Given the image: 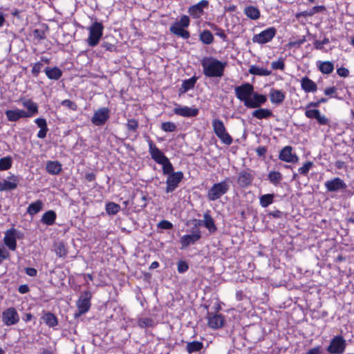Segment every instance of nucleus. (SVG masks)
I'll return each mask as SVG.
<instances>
[{
  "mask_svg": "<svg viewBox=\"0 0 354 354\" xmlns=\"http://www.w3.org/2000/svg\"><path fill=\"white\" fill-rule=\"evenodd\" d=\"M19 178L15 175L8 177V180H3V185L5 187L4 191L15 189L17 187Z\"/></svg>",
  "mask_w": 354,
  "mask_h": 354,
  "instance_id": "393cba45",
  "label": "nucleus"
},
{
  "mask_svg": "<svg viewBox=\"0 0 354 354\" xmlns=\"http://www.w3.org/2000/svg\"><path fill=\"white\" fill-rule=\"evenodd\" d=\"M252 115L259 120H262L270 118L273 115V113L270 109L259 108L252 113Z\"/></svg>",
  "mask_w": 354,
  "mask_h": 354,
  "instance_id": "bb28decb",
  "label": "nucleus"
},
{
  "mask_svg": "<svg viewBox=\"0 0 354 354\" xmlns=\"http://www.w3.org/2000/svg\"><path fill=\"white\" fill-rule=\"evenodd\" d=\"M212 127L215 134L218 136L219 134L226 132V129L224 126L223 122L219 119H214L212 121Z\"/></svg>",
  "mask_w": 354,
  "mask_h": 354,
  "instance_id": "c9c22d12",
  "label": "nucleus"
},
{
  "mask_svg": "<svg viewBox=\"0 0 354 354\" xmlns=\"http://www.w3.org/2000/svg\"><path fill=\"white\" fill-rule=\"evenodd\" d=\"M276 35V29L273 27L268 28L252 37V41L258 44H266L272 39Z\"/></svg>",
  "mask_w": 354,
  "mask_h": 354,
  "instance_id": "6e6552de",
  "label": "nucleus"
},
{
  "mask_svg": "<svg viewBox=\"0 0 354 354\" xmlns=\"http://www.w3.org/2000/svg\"><path fill=\"white\" fill-rule=\"evenodd\" d=\"M157 226L158 228L163 230H171L173 227L172 223L167 220L161 221L158 223Z\"/></svg>",
  "mask_w": 354,
  "mask_h": 354,
  "instance_id": "4d7b16f0",
  "label": "nucleus"
},
{
  "mask_svg": "<svg viewBox=\"0 0 354 354\" xmlns=\"http://www.w3.org/2000/svg\"><path fill=\"white\" fill-rule=\"evenodd\" d=\"M274 194H267L262 195L259 198L260 205L263 207H267L268 205L273 203Z\"/></svg>",
  "mask_w": 354,
  "mask_h": 354,
  "instance_id": "79ce46f5",
  "label": "nucleus"
},
{
  "mask_svg": "<svg viewBox=\"0 0 354 354\" xmlns=\"http://www.w3.org/2000/svg\"><path fill=\"white\" fill-rule=\"evenodd\" d=\"M203 73L207 77H221L224 75V71L227 62H221L213 57H204L201 60Z\"/></svg>",
  "mask_w": 354,
  "mask_h": 354,
  "instance_id": "f257e3e1",
  "label": "nucleus"
},
{
  "mask_svg": "<svg viewBox=\"0 0 354 354\" xmlns=\"http://www.w3.org/2000/svg\"><path fill=\"white\" fill-rule=\"evenodd\" d=\"M201 238V233L199 230H196L192 234L184 235L180 238V243L182 248H185L191 244H194Z\"/></svg>",
  "mask_w": 354,
  "mask_h": 354,
  "instance_id": "6ab92c4d",
  "label": "nucleus"
},
{
  "mask_svg": "<svg viewBox=\"0 0 354 354\" xmlns=\"http://www.w3.org/2000/svg\"><path fill=\"white\" fill-rule=\"evenodd\" d=\"M126 127L128 131L136 132L138 128V122L135 119H130L128 120Z\"/></svg>",
  "mask_w": 354,
  "mask_h": 354,
  "instance_id": "3c124183",
  "label": "nucleus"
},
{
  "mask_svg": "<svg viewBox=\"0 0 354 354\" xmlns=\"http://www.w3.org/2000/svg\"><path fill=\"white\" fill-rule=\"evenodd\" d=\"M337 73L340 77H347L348 75L349 71H348V70L347 68H344V67H341V68H337Z\"/></svg>",
  "mask_w": 354,
  "mask_h": 354,
  "instance_id": "338daca9",
  "label": "nucleus"
},
{
  "mask_svg": "<svg viewBox=\"0 0 354 354\" xmlns=\"http://www.w3.org/2000/svg\"><path fill=\"white\" fill-rule=\"evenodd\" d=\"M252 175L245 171L240 172L238 178V183L241 187H245L252 183Z\"/></svg>",
  "mask_w": 354,
  "mask_h": 354,
  "instance_id": "7c9ffc66",
  "label": "nucleus"
},
{
  "mask_svg": "<svg viewBox=\"0 0 354 354\" xmlns=\"http://www.w3.org/2000/svg\"><path fill=\"white\" fill-rule=\"evenodd\" d=\"M44 72L50 80H58L62 75V71L57 67H46Z\"/></svg>",
  "mask_w": 354,
  "mask_h": 354,
  "instance_id": "a878e982",
  "label": "nucleus"
},
{
  "mask_svg": "<svg viewBox=\"0 0 354 354\" xmlns=\"http://www.w3.org/2000/svg\"><path fill=\"white\" fill-rule=\"evenodd\" d=\"M161 129L165 132H173L176 129V125L171 122H165L162 123Z\"/></svg>",
  "mask_w": 354,
  "mask_h": 354,
  "instance_id": "09e8293b",
  "label": "nucleus"
},
{
  "mask_svg": "<svg viewBox=\"0 0 354 354\" xmlns=\"http://www.w3.org/2000/svg\"><path fill=\"white\" fill-rule=\"evenodd\" d=\"M183 173L182 171H176L175 173L170 174L167 178V187L165 192L167 193L174 192L178 187V184L183 180Z\"/></svg>",
  "mask_w": 354,
  "mask_h": 354,
  "instance_id": "0eeeda50",
  "label": "nucleus"
},
{
  "mask_svg": "<svg viewBox=\"0 0 354 354\" xmlns=\"http://www.w3.org/2000/svg\"><path fill=\"white\" fill-rule=\"evenodd\" d=\"M153 320L150 318H143L138 321V325L141 328H148L153 326Z\"/></svg>",
  "mask_w": 354,
  "mask_h": 354,
  "instance_id": "864d4df0",
  "label": "nucleus"
},
{
  "mask_svg": "<svg viewBox=\"0 0 354 354\" xmlns=\"http://www.w3.org/2000/svg\"><path fill=\"white\" fill-rule=\"evenodd\" d=\"M301 86L306 93H314L317 90L316 83L306 76L301 78Z\"/></svg>",
  "mask_w": 354,
  "mask_h": 354,
  "instance_id": "5701e85b",
  "label": "nucleus"
},
{
  "mask_svg": "<svg viewBox=\"0 0 354 354\" xmlns=\"http://www.w3.org/2000/svg\"><path fill=\"white\" fill-rule=\"evenodd\" d=\"M104 26L101 23L95 21L89 28V35L86 42L90 47H94L99 44L102 37Z\"/></svg>",
  "mask_w": 354,
  "mask_h": 354,
  "instance_id": "7ed1b4c3",
  "label": "nucleus"
},
{
  "mask_svg": "<svg viewBox=\"0 0 354 354\" xmlns=\"http://www.w3.org/2000/svg\"><path fill=\"white\" fill-rule=\"evenodd\" d=\"M12 160L10 156L0 158V171L9 169L12 167Z\"/></svg>",
  "mask_w": 354,
  "mask_h": 354,
  "instance_id": "a18cd8bd",
  "label": "nucleus"
},
{
  "mask_svg": "<svg viewBox=\"0 0 354 354\" xmlns=\"http://www.w3.org/2000/svg\"><path fill=\"white\" fill-rule=\"evenodd\" d=\"M164 163H162V173L165 175H170V174L175 173L174 171V167L172 164L170 162L169 158H167L166 160L163 162Z\"/></svg>",
  "mask_w": 354,
  "mask_h": 354,
  "instance_id": "49530a36",
  "label": "nucleus"
},
{
  "mask_svg": "<svg viewBox=\"0 0 354 354\" xmlns=\"http://www.w3.org/2000/svg\"><path fill=\"white\" fill-rule=\"evenodd\" d=\"M229 185L226 181H222L214 184L207 193V198L211 201H214L227 193Z\"/></svg>",
  "mask_w": 354,
  "mask_h": 354,
  "instance_id": "39448f33",
  "label": "nucleus"
},
{
  "mask_svg": "<svg viewBox=\"0 0 354 354\" xmlns=\"http://www.w3.org/2000/svg\"><path fill=\"white\" fill-rule=\"evenodd\" d=\"M110 111L106 107L97 109L93 114L91 122L95 126L104 125L109 118Z\"/></svg>",
  "mask_w": 354,
  "mask_h": 354,
  "instance_id": "1a4fd4ad",
  "label": "nucleus"
},
{
  "mask_svg": "<svg viewBox=\"0 0 354 354\" xmlns=\"http://www.w3.org/2000/svg\"><path fill=\"white\" fill-rule=\"evenodd\" d=\"M244 13L248 18L253 20L258 19L260 17L259 10L252 6L246 7L244 10Z\"/></svg>",
  "mask_w": 354,
  "mask_h": 354,
  "instance_id": "f704fd0d",
  "label": "nucleus"
},
{
  "mask_svg": "<svg viewBox=\"0 0 354 354\" xmlns=\"http://www.w3.org/2000/svg\"><path fill=\"white\" fill-rule=\"evenodd\" d=\"M43 67V64L40 62L35 63L32 68L31 73L34 77H37Z\"/></svg>",
  "mask_w": 354,
  "mask_h": 354,
  "instance_id": "5fc2aeb1",
  "label": "nucleus"
},
{
  "mask_svg": "<svg viewBox=\"0 0 354 354\" xmlns=\"http://www.w3.org/2000/svg\"><path fill=\"white\" fill-rule=\"evenodd\" d=\"M43 203L41 201L38 200L35 203H32L29 205L27 209V212L30 215H35L37 214L42 208Z\"/></svg>",
  "mask_w": 354,
  "mask_h": 354,
  "instance_id": "a19ab883",
  "label": "nucleus"
},
{
  "mask_svg": "<svg viewBox=\"0 0 354 354\" xmlns=\"http://www.w3.org/2000/svg\"><path fill=\"white\" fill-rule=\"evenodd\" d=\"M203 348V343L198 341L188 342L186 346V350L189 353L200 351Z\"/></svg>",
  "mask_w": 354,
  "mask_h": 354,
  "instance_id": "e433bc0d",
  "label": "nucleus"
},
{
  "mask_svg": "<svg viewBox=\"0 0 354 354\" xmlns=\"http://www.w3.org/2000/svg\"><path fill=\"white\" fill-rule=\"evenodd\" d=\"M200 40L205 44L209 45L214 41V37L209 30H205L200 33Z\"/></svg>",
  "mask_w": 354,
  "mask_h": 354,
  "instance_id": "58836bf2",
  "label": "nucleus"
},
{
  "mask_svg": "<svg viewBox=\"0 0 354 354\" xmlns=\"http://www.w3.org/2000/svg\"><path fill=\"white\" fill-rule=\"evenodd\" d=\"M203 218L204 226L208 229L210 232H214L216 230V227L211 215L208 212H206L203 214Z\"/></svg>",
  "mask_w": 354,
  "mask_h": 354,
  "instance_id": "473e14b6",
  "label": "nucleus"
},
{
  "mask_svg": "<svg viewBox=\"0 0 354 354\" xmlns=\"http://www.w3.org/2000/svg\"><path fill=\"white\" fill-rule=\"evenodd\" d=\"M254 86L250 83H244L241 86L234 88V93L236 97L243 102L246 106L247 102L249 101L251 95L253 94Z\"/></svg>",
  "mask_w": 354,
  "mask_h": 354,
  "instance_id": "20e7f679",
  "label": "nucleus"
},
{
  "mask_svg": "<svg viewBox=\"0 0 354 354\" xmlns=\"http://www.w3.org/2000/svg\"><path fill=\"white\" fill-rule=\"evenodd\" d=\"M61 104L64 106L68 107V109L76 111L77 109V104L74 102L71 101L70 100H64L62 101Z\"/></svg>",
  "mask_w": 354,
  "mask_h": 354,
  "instance_id": "6e6d98bb",
  "label": "nucleus"
},
{
  "mask_svg": "<svg viewBox=\"0 0 354 354\" xmlns=\"http://www.w3.org/2000/svg\"><path fill=\"white\" fill-rule=\"evenodd\" d=\"M326 190L329 192H336L346 189L347 185L343 180L339 177L327 180L324 183Z\"/></svg>",
  "mask_w": 354,
  "mask_h": 354,
  "instance_id": "f8f14e48",
  "label": "nucleus"
},
{
  "mask_svg": "<svg viewBox=\"0 0 354 354\" xmlns=\"http://www.w3.org/2000/svg\"><path fill=\"white\" fill-rule=\"evenodd\" d=\"M189 18L187 15H183L179 21L174 22L170 26L169 31L178 37L185 39H189L190 34L189 31L185 30L184 28H187L189 26Z\"/></svg>",
  "mask_w": 354,
  "mask_h": 354,
  "instance_id": "f03ea898",
  "label": "nucleus"
},
{
  "mask_svg": "<svg viewBox=\"0 0 354 354\" xmlns=\"http://www.w3.org/2000/svg\"><path fill=\"white\" fill-rule=\"evenodd\" d=\"M101 47H102L104 50L111 52L114 51L115 50V46L113 44L106 41L105 40L102 41Z\"/></svg>",
  "mask_w": 354,
  "mask_h": 354,
  "instance_id": "bf43d9fd",
  "label": "nucleus"
},
{
  "mask_svg": "<svg viewBox=\"0 0 354 354\" xmlns=\"http://www.w3.org/2000/svg\"><path fill=\"white\" fill-rule=\"evenodd\" d=\"M208 5V1L201 0L196 5L190 6L188 12L193 18L198 19L203 15L204 8H207Z\"/></svg>",
  "mask_w": 354,
  "mask_h": 354,
  "instance_id": "a211bd4d",
  "label": "nucleus"
},
{
  "mask_svg": "<svg viewBox=\"0 0 354 354\" xmlns=\"http://www.w3.org/2000/svg\"><path fill=\"white\" fill-rule=\"evenodd\" d=\"M292 147L291 146L284 147L279 152V158L284 162L295 163L299 160V157L292 153Z\"/></svg>",
  "mask_w": 354,
  "mask_h": 354,
  "instance_id": "2eb2a0df",
  "label": "nucleus"
},
{
  "mask_svg": "<svg viewBox=\"0 0 354 354\" xmlns=\"http://www.w3.org/2000/svg\"><path fill=\"white\" fill-rule=\"evenodd\" d=\"M266 101L267 97L266 95L253 91V94L251 95L249 101L247 102L246 107L249 109L259 108Z\"/></svg>",
  "mask_w": 354,
  "mask_h": 354,
  "instance_id": "dca6fc26",
  "label": "nucleus"
},
{
  "mask_svg": "<svg viewBox=\"0 0 354 354\" xmlns=\"http://www.w3.org/2000/svg\"><path fill=\"white\" fill-rule=\"evenodd\" d=\"M284 67H285V64L282 60H278V61L272 62V68L274 70H277V69L283 70Z\"/></svg>",
  "mask_w": 354,
  "mask_h": 354,
  "instance_id": "680f3d73",
  "label": "nucleus"
},
{
  "mask_svg": "<svg viewBox=\"0 0 354 354\" xmlns=\"http://www.w3.org/2000/svg\"><path fill=\"white\" fill-rule=\"evenodd\" d=\"M189 268L188 264L184 261H179L178 262V271L180 273L185 272Z\"/></svg>",
  "mask_w": 354,
  "mask_h": 354,
  "instance_id": "13d9d810",
  "label": "nucleus"
},
{
  "mask_svg": "<svg viewBox=\"0 0 354 354\" xmlns=\"http://www.w3.org/2000/svg\"><path fill=\"white\" fill-rule=\"evenodd\" d=\"M217 137L222 141L223 143L227 145H230L232 143V138L228 133H227V131L219 134L217 136Z\"/></svg>",
  "mask_w": 354,
  "mask_h": 354,
  "instance_id": "8fccbe9b",
  "label": "nucleus"
},
{
  "mask_svg": "<svg viewBox=\"0 0 354 354\" xmlns=\"http://www.w3.org/2000/svg\"><path fill=\"white\" fill-rule=\"evenodd\" d=\"M306 109L305 111L306 117H307L308 118H310V119H313L315 117V115L317 113V109H310V108Z\"/></svg>",
  "mask_w": 354,
  "mask_h": 354,
  "instance_id": "69168bd1",
  "label": "nucleus"
},
{
  "mask_svg": "<svg viewBox=\"0 0 354 354\" xmlns=\"http://www.w3.org/2000/svg\"><path fill=\"white\" fill-rule=\"evenodd\" d=\"M2 321L6 326L16 324L19 321L17 310L13 307L6 309L2 313Z\"/></svg>",
  "mask_w": 354,
  "mask_h": 354,
  "instance_id": "9d476101",
  "label": "nucleus"
},
{
  "mask_svg": "<svg viewBox=\"0 0 354 354\" xmlns=\"http://www.w3.org/2000/svg\"><path fill=\"white\" fill-rule=\"evenodd\" d=\"M326 8L324 6H316L309 10L310 14L309 16H313L317 12H322L325 10Z\"/></svg>",
  "mask_w": 354,
  "mask_h": 354,
  "instance_id": "052dcab7",
  "label": "nucleus"
},
{
  "mask_svg": "<svg viewBox=\"0 0 354 354\" xmlns=\"http://www.w3.org/2000/svg\"><path fill=\"white\" fill-rule=\"evenodd\" d=\"M22 105L27 109V118H31L38 113V106L37 103L31 100L21 99Z\"/></svg>",
  "mask_w": 354,
  "mask_h": 354,
  "instance_id": "4be33fe9",
  "label": "nucleus"
},
{
  "mask_svg": "<svg viewBox=\"0 0 354 354\" xmlns=\"http://www.w3.org/2000/svg\"><path fill=\"white\" fill-rule=\"evenodd\" d=\"M268 180L273 185H278L282 180V175L279 171H270L268 176Z\"/></svg>",
  "mask_w": 354,
  "mask_h": 354,
  "instance_id": "c03bdc74",
  "label": "nucleus"
},
{
  "mask_svg": "<svg viewBox=\"0 0 354 354\" xmlns=\"http://www.w3.org/2000/svg\"><path fill=\"white\" fill-rule=\"evenodd\" d=\"M57 215L53 210H48L45 212L41 219V221L47 225H52L55 223Z\"/></svg>",
  "mask_w": 354,
  "mask_h": 354,
  "instance_id": "c756f323",
  "label": "nucleus"
},
{
  "mask_svg": "<svg viewBox=\"0 0 354 354\" xmlns=\"http://www.w3.org/2000/svg\"><path fill=\"white\" fill-rule=\"evenodd\" d=\"M91 293L88 290L82 292L76 303L77 309L82 310V311L86 313L88 312L91 306Z\"/></svg>",
  "mask_w": 354,
  "mask_h": 354,
  "instance_id": "4468645a",
  "label": "nucleus"
},
{
  "mask_svg": "<svg viewBox=\"0 0 354 354\" xmlns=\"http://www.w3.org/2000/svg\"><path fill=\"white\" fill-rule=\"evenodd\" d=\"M285 99L284 93L277 89H271L270 92V100L273 104H281Z\"/></svg>",
  "mask_w": 354,
  "mask_h": 354,
  "instance_id": "cd10ccee",
  "label": "nucleus"
},
{
  "mask_svg": "<svg viewBox=\"0 0 354 354\" xmlns=\"http://www.w3.org/2000/svg\"><path fill=\"white\" fill-rule=\"evenodd\" d=\"M197 80V77L193 76L188 80H184L181 85V88H180V93H184L188 91L189 90L193 88L195 86Z\"/></svg>",
  "mask_w": 354,
  "mask_h": 354,
  "instance_id": "2f4dec72",
  "label": "nucleus"
},
{
  "mask_svg": "<svg viewBox=\"0 0 354 354\" xmlns=\"http://www.w3.org/2000/svg\"><path fill=\"white\" fill-rule=\"evenodd\" d=\"M120 210V206L113 202H109L106 205V212L109 215H115Z\"/></svg>",
  "mask_w": 354,
  "mask_h": 354,
  "instance_id": "37998d69",
  "label": "nucleus"
},
{
  "mask_svg": "<svg viewBox=\"0 0 354 354\" xmlns=\"http://www.w3.org/2000/svg\"><path fill=\"white\" fill-rule=\"evenodd\" d=\"M148 138H149L148 137ZM149 151L151 156V158L154 160L157 163L162 164L168 158L154 145L152 140L149 139Z\"/></svg>",
  "mask_w": 354,
  "mask_h": 354,
  "instance_id": "ddd939ff",
  "label": "nucleus"
},
{
  "mask_svg": "<svg viewBox=\"0 0 354 354\" xmlns=\"http://www.w3.org/2000/svg\"><path fill=\"white\" fill-rule=\"evenodd\" d=\"M25 272L30 277H35L37 274V270L34 268H26Z\"/></svg>",
  "mask_w": 354,
  "mask_h": 354,
  "instance_id": "774afa93",
  "label": "nucleus"
},
{
  "mask_svg": "<svg viewBox=\"0 0 354 354\" xmlns=\"http://www.w3.org/2000/svg\"><path fill=\"white\" fill-rule=\"evenodd\" d=\"M17 230L10 228L5 232L3 238L4 244L12 251H15L17 248Z\"/></svg>",
  "mask_w": 354,
  "mask_h": 354,
  "instance_id": "f3484780",
  "label": "nucleus"
},
{
  "mask_svg": "<svg viewBox=\"0 0 354 354\" xmlns=\"http://www.w3.org/2000/svg\"><path fill=\"white\" fill-rule=\"evenodd\" d=\"M54 251L60 258H65L68 254V249L66 244L62 241L55 242L54 243Z\"/></svg>",
  "mask_w": 354,
  "mask_h": 354,
  "instance_id": "c85d7f7f",
  "label": "nucleus"
},
{
  "mask_svg": "<svg viewBox=\"0 0 354 354\" xmlns=\"http://www.w3.org/2000/svg\"><path fill=\"white\" fill-rule=\"evenodd\" d=\"M43 319L44 320L46 324L48 325L49 327H54L57 326L58 324L56 316L50 312L46 313L44 315Z\"/></svg>",
  "mask_w": 354,
  "mask_h": 354,
  "instance_id": "ea45409f",
  "label": "nucleus"
},
{
  "mask_svg": "<svg viewBox=\"0 0 354 354\" xmlns=\"http://www.w3.org/2000/svg\"><path fill=\"white\" fill-rule=\"evenodd\" d=\"M214 30H216V35L218 36L220 38H221L223 41H225L227 39V36L225 34V32L221 28H218L217 26H214Z\"/></svg>",
  "mask_w": 354,
  "mask_h": 354,
  "instance_id": "0e129e2a",
  "label": "nucleus"
},
{
  "mask_svg": "<svg viewBox=\"0 0 354 354\" xmlns=\"http://www.w3.org/2000/svg\"><path fill=\"white\" fill-rule=\"evenodd\" d=\"M6 118L10 122H17L21 118H26V111L22 109L7 110L5 112Z\"/></svg>",
  "mask_w": 354,
  "mask_h": 354,
  "instance_id": "412c9836",
  "label": "nucleus"
},
{
  "mask_svg": "<svg viewBox=\"0 0 354 354\" xmlns=\"http://www.w3.org/2000/svg\"><path fill=\"white\" fill-rule=\"evenodd\" d=\"M346 347V340L342 335H336L331 340L326 348L330 354H342Z\"/></svg>",
  "mask_w": 354,
  "mask_h": 354,
  "instance_id": "423d86ee",
  "label": "nucleus"
},
{
  "mask_svg": "<svg viewBox=\"0 0 354 354\" xmlns=\"http://www.w3.org/2000/svg\"><path fill=\"white\" fill-rule=\"evenodd\" d=\"M313 163L310 161L306 162L302 167L299 168L298 171L299 174L302 175H306L310 169L313 167Z\"/></svg>",
  "mask_w": 354,
  "mask_h": 354,
  "instance_id": "603ef678",
  "label": "nucleus"
},
{
  "mask_svg": "<svg viewBox=\"0 0 354 354\" xmlns=\"http://www.w3.org/2000/svg\"><path fill=\"white\" fill-rule=\"evenodd\" d=\"M35 122L37 125L38 127L40 129L45 128L46 129L47 127V122L46 120L44 118H37L35 120Z\"/></svg>",
  "mask_w": 354,
  "mask_h": 354,
  "instance_id": "e2e57ef3",
  "label": "nucleus"
},
{
  "mask_svg": "<svg viewBox=\"0 0 354 354\" xmlns=\"http://www.w3.org/2000/svg\"><path fill=\"white\" fill-rule=\"evenodd\" d=\"M249 73L259 76H268L271 74V71L266 68H260L255 65H252L248 70Z\"/></svg>",
  "mask_w": 354,
  "mask_h": 354,
  "instance_id": "72a5a7b5",
  "label": "nucleus"
},
{
  "mask_svg": "<svg viewBox=\"0 0 354 354\" xmlns=\"http://www.w3.org/2000/svg\"><path fill=\"white\" fill-rule=\"evenodd\" d=\"M319 70L324 74H330L334 70V65L329 61L321 62H319Z\"/></svg>",
  "mask_w": 354,
  "mask_h": 354,
  "instance_id": "4c0bfd02",
  "label": "nucleus"
},
{
  "mask_svg": "<svg viewBox=\"0 0 354 354\" xmlns=\"http://www.w3.org/2000/svg\"><path fill=\"white\" fill-rule=\"evenodd\" d=\"M313 119H315L320 125H328L329 124V119L325 115H322L318 109Z\"/></svg>",
  "mask_w": 354,
  "mask_h": 354,
  "instance_id": "de8ad7c7",
  "label": "nucleus"
},
{
  "mask_svg": "<svg viewBox=\"0 0 354 354\" xmlns=\"http://www.w3.org/2000/svg\"><path fill=\"white\" fill-rule=\"evenodd\" d=\"M46 170L51 175H57L62 171V165L58 161L48 160L46 165Z\"/></svg>",
  "mask_w": 354,
  "mask_h": 354,
  "instance_id": "b1692460",
  "label": "nucleus"
},
{
  "mask_svg": "<svg viewBox=\"0 0 354 354\" xmlns=\"http://www.w3.org/2000/svg\"><path fill=\"white\" fill-rule=\"evenodd\" d=\"M173 111L177 115L192 118L198 115L199 109L195 107H189L176 104Z\"/></svg>",
  "mask_w": 354,
  "mask_h": 354,
  "instance_id": "9b49d317",
  "label": "nucleus"
},
{
  "mask_svg": "<svg viewBox=\"0 0 354 354\" xmlns=\"http://www.w3.org/2000/svg\"><path fill=\"white\" fill-rule=\"evenodd\" d=\"M207 319L209 327L213 329L221 328L225 322V318L223 315L221 314L214 315L213 313H208Z\"/></svg>",
  "mask_w": 354,
  "mask_h": 354,
  "instance_id": "aec40b11",
  "label": "nucleus"
}]
</instances>
